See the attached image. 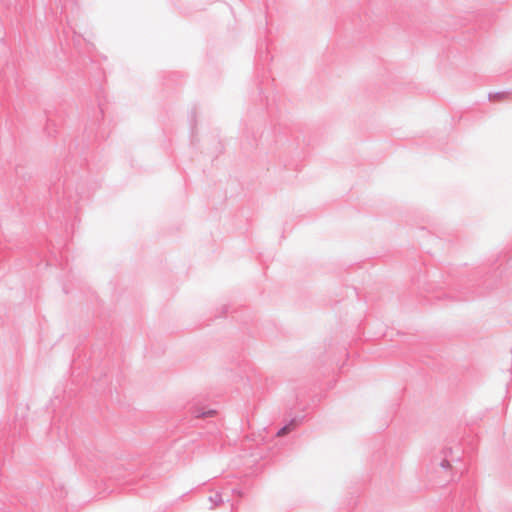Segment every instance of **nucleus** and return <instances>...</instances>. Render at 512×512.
<instances>
[{"mask_svg": "<svg viewBox=\"0 0 512 512\" xmlns=\"http://www.w3.org/2000/svg\"><path fill=\"white\" fill-rule=\"evenodd\" d=\"M288 431V428H282L279 432H278V435L281 436V435H284L285 433H287Z\"/></svg>", "mask_w": 512, "mask_h": 512, "instance_id": "1", "label": "nucleus"}, {"mask_svg": "<svg viewBox=\"0 0 512 512\" xmlns=\"http://www.w3.org/2000/svg\"><path fill=\"white\" fill-rule=\"evenodd\" d=\"M213 414H214V412H213V411H209V412L207 413V415H209V416H211V415H213Z\"/></svg>", "mask_w": 512, "mask_h": 512, "instance_id": "2", "label": "nucleus"}]
</instances>
